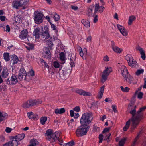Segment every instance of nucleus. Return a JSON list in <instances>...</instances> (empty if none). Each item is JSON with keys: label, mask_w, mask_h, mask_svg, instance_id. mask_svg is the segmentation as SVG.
Returning <instances> with one entry per match:
<instances>
[{"label": "nucleus", "mask_w": 146, "mask_h": 146, "mask_svg": "<svg viewBox=\"0 0 146 146\" xmlns=\"http://www.w3.org/2000/svg\"><path fill=\"white\" fill-rule=\"evenodd\" d=\"M129 109H130V107L131 108V110L130 111L129 113L132 115L131 119L133 121L134 123V121H140L143 118V112L145 111L146 109V106L140 108L139 110L136 112V106H133L130 104L128 106Z\"/></svg>", "instance_id": "f257e3e1"}, {"label": "nucleus", "mask_w": 146, "mask_h": 146, "mask_svg": "<svg viewBox=\"0 0 146 146\" xmlns=\"http://www.w3.org/2000/svg\"><path fill=\"white\" fill-rule=\"evenodd\" d=\"M60 132H56L53 133L52 130L48 129L46 131L45 133V136H46V139L51 142H53L57 141L58 138L60 136Z\"/></svg>", "instance_id": "f03ea898"}, {"label": "nucleus", "mask_w": 146, "mask_h": 146, "mask_svg": "<svg viewBox=\"0 0 146 146\" xmlns=\"http://www.w3.org/2000/svg\"><path fill=\"white\" fill-rule=\"evenodd\" d=\"M93 119L92 113L91 112H86L82 115L80 122L81 125L88 126L87 125L91 123Z\"/></svg>", "instance_id": "7ed1b4c3"}, {"label": "nucleus", "mask_w": 146, "mask_h": 146, "mask_svg": "<svg viewBox=\"0 0 146 146\" xmlns=\"http://www.w3.org/2000/svg\"><path fill=\"white\" fill-rule=\"evenodd\" d=\"M89 126H86L81 125L77 128L76 133L78 137L86 135L89 130Z\"/></svg>", "instance_id": "20e7f679"}, {"label": "nucleus", "mask_w": 146, "mask_h": 146, "mask_svg": "<svg viewBox=\"0 0 146 146\" xmlns=\"http://www.w3.org/2000/svg\"><path fill=\"white\" fill-rule=\"evenodd\" d=\"M42 101L40 100H30L29 101L24 103L22 105V107L24 108H27L35 105H38L41 104Z\"/></svg>", "instance_id": "39448f33"}, {"label": "nucleus", "mask_w": 146, "mask_h": 146, "mask_svg": "<svg viewBox=\"0 0 146 146\" xmlns=\"http://www.w3.org/2000/svg\"><path fill=\"white\" fill-rule=\"evenodd\" d=\"M44 15L42 13L36 12L35 13L34 19L35 22L37 24H40L43 22Z\"/></svg>", "instance_id": "423d86ee"}, {"label": "nucleus", "mask_w": 146, "mask_h": 146, "mask_svg": "<svg viewBox=\"0 0 146 146\" xmlns=\"http://www.w3.org/2000/svg\"><path fill=\"white\" fill-rule=\"evenodd\" d=\"M131 121L132 122V127L131 128V129H133L134 128H136L140 122V121H134V122H133V121L131 119V118L126 122L125 126L123 128V130L124 131H126L129 128L130 125V123Z\"/></svg>", "instance_id": "0eeeda50"}, {"label": "nucleus", "mask_w": 146, "mask_h": 146, "mask_svg": "<svg viewBox=\"0 0 146 146\" xmlns=\"http://www.w3.org/2000/svg\"><path fill=\"white\" fill-rule=\"evenodd\" d=\"M48 31V29L46 26L44 27V30L43 27L41 28L40 31V36L45 39L48 38L50 37Z\"/></svg>", "instance_id": "6e6552de"}, {"label": "nucleus", "mask_w": 146, "mask_h": 146, "mask_svg": "<svg viewBox=\"0 0 146 146\" xmlns=\"http://www.w3.org/2000/svg\"><path fill=\"white\" fill-rule=\"evenodd\" d=\"M70 72V69H66L65 68L63 70H60L59 71V74L60 77H64L65 78H67L69 75Z\"/></svg>", "instance_id": "1a4fd4ad"}, {"label": "nucleus", "mask_w": 146, "mask_h": 146, "mask_svg": "<svg viewBox=\"0 0 146 146\" xmlns=\"http://www.w3.org/2000/svg\"><path fill=\"white\" fill-rule=\"evenodd\" d=\"M25 136L24 134L22 133L19 134L16 136H15L13 138V139H15L14 141L15 143V145L16 146L18 145V142L24 139Z\"/></svg>", "instance_id": "9d476101"}, {"label": "nucleus", "mask_w": 146, "mask_h": 146, "mask_svg": "<svg viewBox=\"0 0 146 146\" xmlns=\"http://www.w3.org/2000/svg\"><path fill=\"white\" fill-rule=\"evenodd\" d=\"M68 58L70 61V65L71 67H74L75 66L76 60V57L74 54L71 53L68 55Z\"/></svg>", "instance_id": "9b49d317"}, {"label": "nucleus", "mask_w": 146, "mask_h": 146, "mask_svg": "<svg viewBox=\"0 0 146 146\" xmlns=\"http://www.w3.org/2000/svg\"><path fill=\"white\" fill-rule=\"evenodd\" d=\"M117 26L118 30L123 36H126L128 35L127 31L124 27L118 24Z\"/></svg>", "instance_id": "f8f14e48"}, {"label": "nucleus", "mask_w": 146, "mask_h": 146, "mask_svg": "<svg viewBox=\"0 0 146 146\" xmlns=\"http://www.w3.org/2000/svg\"><path fill=\"white\" fill-rule=\"evenodd\" d=\"M27 74L24 69H21L20 70L19 73L18 75V78L20 80H22L23 78L26 79Z\"/></svg>", "instance_id": "ddd939ff"}, {"label": "nucleus", "mask_w": 146, "mask_h": 146, "mask_svg": "<svg viewBox=\"0 0 146 146\" xmlns=\"http://www.w3.org/2000/svg\"><path fill=\"white\" fill-rule=\"evenodd\" d=\"M28 33V31L27 29L23 30L21 32L19 37L21 39H26Z\"/></svg>", "instance_id": "4468645a"}, {"label": "nucleus", "mask_w": 146, "mask_h": 146, "mask_svg": "<svg viewBox=\"0 0 146 146\" xmlns=\"http://www.w3.org/2000/svg\"><path fill=\"white\" fill-rule=\"evenodd\" d=\"M76 93L79 94L81 95H83L84 96H90L91 94L88 92L84 91L82 89H78L76 91Z\"/></svg>", "instance_id": "2eb2a0df"}, {"label": "nucleus", "mask_w": 146, "mask_h": 146, "mask_svg": "<svg viewBox=\"0 0 146 146\" xmlns=\"http://www.w3.org/2000/svg\"><path fill=\"white\" fill-rule=\"evenodd\" d=\"M120 70H121V74L124 77L127 74H129V72L127 68L124 66H121Z\"/></svg>", "instance_id": "dca6fc26"}, {"label": "nucleus", "mask_w": 146, "mask_h": 146, "mask_svg": "<svg viewBox=\"0 0 146 146\" xmlns=\"http://www.w3.org/2000/svg\"><path fill=\"white\" fill-rule=\"evenodd\" d=\"M124 78L125 80H126V82H127L130 84H135L136 83H134L132 81L133 78L129 74L128 75L127 74L126 76H125Z\"/></svg>", "instance_id": "f3484780"}, {"label": "nucleus", "mask_w": 146, "mask_h": 146, "mask_svg": "<svg viewBox=\"0 0 146 146\" xmlns=\"http://www.w3.org/2000/svg\"><path fill=\"white\" fill-rule=\"evenodd\" d=\"M40 29L39 28H36L33 31V35L35 36L36 38L38 39L40 38Z\"/></svg>", "instance_id": "a211bd4d"}, {"label": "nucleus", "mask_w": 146, "mask_h": 146, "mask_svg": "<svg viewBox=\"0 0 146 146\" xmlns=\"http://www.w3.org/2000/svg\"><path fill=\"white\" fill-rule=\"evenodd\" d=\"M9 74L8 70L6 68H4L1 73V75L2 77L6 78L8 76Z\"/></svg>", "instance_id": "6ab92c4d"}, {"label": "nucleus", "mask_w": 146, "mask_h": 146, "mask_svg": "<svg viewBox=\"0 0 146 146\" xmlns=\"http://www.w3.org/2000/svg\"><path fill=\"white\" fill-rule=\"evenodd\" d=\"M104 88L105 86L104 85L102 86L100 88L97 96L98 98V99H100L102 97L104 91Z\"/></svg>", "instance_id": "aec40b11"}, {"label": "nucleus", "mask_w": 146, "mask_h": 146, "mask_svg": "<svg viewBox=\"0 0 146 146\" xmlns=\"http://www.w3.org/2000/svg\"><path fill=\"white\" fill-rule=\"evenodd\" d=\"M13 7L16 9H18L19 8L22 6L19 1H14L12 3Z\"/></svg>", "instance_id": "412c9836"}, {"label": "nucleus", "mask_w": 146, "mask_h": 146, "mask_svg": "<svg viewBox=\"0 0 146 146\" xmlns=\"http://www.w3.org/2000/svg\"><path fill=\"white\" fill-rule=\"evenodd\" d=\"M19 61V59L17 56L15 55H13L12 57V60L11 61L13 65L15 64H17Z\"/></svg>", "instance_id": "4be33fe9"}, {"label": "nucleus", "mask_w": 146, "mask_h": 146, "mask_svg": "<svg viewBox=\"0 0 146 146\" xmlns=\"http://www.w3.org/2000/svg\"><path fill=\"white\" fill-rule=\"evenodd\" d=\"M30 144L28 146H36L39 145V143L36 139H33L31 140L30 142Z\"/></svg>", "instance_id": "5701e85b"}, {"label": "nucleus", "mask_w": 146, "mask_h": 146, "mask_svg": "<svg viewBox=\"0 0 146 146\" xmlns=\"http://www.w3.org/2000/svg\"><path fill=\"white\" fill-rule=\"evenodd\" d=\"M11 80V84L15 85L18 82L17 77L15 76H12L10 78Z\"/></svg>", "instance_id": "b1692460"}, {"label": "nucleus", "mask_w": 146, "mask_h": 146, "mask_svg": "<svg viewBox=\"0 0 146 146\" xmlns=\"http://www.w3.org/2000/svg\"><path fill=\"white\" fill-rule=\"evenodd\" d=\"M65 110L64 108L60 109H56L55 110L54 112L56 114H62L65 112Z\"/></svg>", "instance_id": "393cba45"}, {"label": "nucleus", "mask_w": 146, "mask_h": 146, "mask_svg": "<svg viewBox=\"0 0 146 146\" xmlns=\"http://www.w3.org/2000/svg\"><path fill=\"white\" fill-rule=\"evenodd\" d=\"M7 117V113L0 112V122L4 120Z\"/></svg>", "instance_id": "a878e982"}, {"label": "nucleus", "mask_w": 146, "mask_h": 146, "mask_svg": "<svg viewBox=\"0 0 146 146\" xmlns=\"http://www.w3.org/2000/svg\"><path fill=\"white\" fill-rule=\"evenodd\" d=\"M81 22L86 27H89L90 26L89 21L88 20L83 19L81 21Z\"/></svg>", "instance_id": "bb28decb"}, {"label": "nucleus", "mask_w": 146, "mask_h": 146, "mask_svg": "<svg viewBox=\"0 0 146 146\" xmlns=\"http://www.w3.org/2000/svg\"><path fill=\"white\" fill-rule=\"evenodd\" d=\"M43 54L45 58H50L51 57V54L50 50L44 51V52H43Z\"/></svg>", "instance_id": "cd10ccee"}, {"label": "nucleus", "mask_w": 146, "mask_h": 146, "mask_svg": "<svg viewBox=\"0 0 146 146\" xmlns=\"http://www.w3.org/2000/svg\"><path fill=\"white\" fill-rule=\"evenodd\" d=\"M125 59L127 61L129 64L130 62H131V61L133 59L131 55L129 54L125 56Z\"/></svg>", "instance_id": "c85d7f7f"}, {"label": "nucleus", "mask_w": 146, "mask_h": 146, "mask_svg": "<svg viewBox=\"0 0 146 146\" xmlns=\"http://www.w3.org/2000/svg\"><path fill=\"white\" fill-rule=\"evenodd\" d=\"M135 17L133 15L130 16L129 18V21L128 22V25H131L133 22L135 20Z\"/></svg>", "instance_id": "c756f323"}, {"label": "nucleus", "mask_w": 146, "mask_h": 146, "mask_svg": "<svg viewBox=\"0 0 146 146\" xmlns=\"http://www.w3.org/2000/svg\"><path fill=\"white\" fill-rule=\"evenodd\" d=\"M15 143L13 139L11 141H10L7 143H5L3 145V146H13L14 145H15Z\"/></svg>", "instance_id": "7c9ffc66"}, {"label": "nucleus", "mask_w": 146, "mask_h": 146, "mask_svg": "<svg viewBox=\"0 0 146 146\" xmlns=\"http://www.w3.org/2000/svg\"><path fill=\"white\" fill-rule=\"evenodd\" d=\"M112 69L111 68H107L104 71L103 73L108 76L110 74V73Z\"/></svg>", "instance_id": "2f4dec72"}, {"label": "nucleus", "mask_w": 146, "mask_h": 146, "mask_svg": "<svg viewBox=\"0 0 146 146\" xmlns=\"http://www.w3.org/2000/svg\"><path fill=\"white\" fill-rule=\"evenodd\" d=\"M15 21L16 23H20L21 22L22 18L20 15H18L15 17Z\"/></svg>", "instance_id": "473e14b6"}, {"label": "nucleus", "mask_w": 146, "mask_h": 146, "mask_svg": "<svg viewBox=\"0 0 146 146\" xmlns=\"http://www.w3.org/2000/svg\"><path fill=\"white\" fill-rule=\"evenodd\" d=\"M140 54L141 55V57L143 60H145L146 58L144 50L143 48L141 49L139 51Z\"/></svg>", "instance_id": "72a5a7b5"}, {"label": "nucleus", "mask_w": 146, "mask_h": 146, "mask_svg": "<svg viewBox=\"0 0 146 146\" xmlns=\"http://www.w3.org/2000/svg\"><path fill=\"white\" fill-rule=\"evenodd\" d=\"M137 62L134 59L132 60L131 61L129 65L132 67H135L137 64Z\"/></svg>", "instance_id": "f704fd0d"}, {"label": "nucleus", "mask_w": 146, "mask_h": 146, "mask_svg": "<svg viewBox=\"0 0 146 146\" xmlns=\"http://www.w3.org/2000/svg\"><path fill=\"white\" fill-rule=\"evenodd\" d=\"M141 133V131H140L139 133H138L137 136L134 139V141L133 144H132L131 146H134L136 144V142L137 140L139 139V135Z\"/></svg>", "instance_id": "c9c22d12"}, {"label": "nucleus", "mask_w": 146, "mask_h": 146, "mask_svg": "<svg viewBox=\"0 0 146 146\" xmlns=\"http://www.w3.org/2000/svg\"><path fill=\"white\" fill-rule=\"evenodd\" d=\"M47 118L46 117H41L40 119V122L42 125L45 124V122L47 120Z\"/></svg>", "instance_id": "e433bc0d"}, {"label": "nucleus", "mask_w": 146, "mask_h": 146, "mask_svg": "<svg viewBox=\"0 0 146 146\" xmlns=\"http://www.w3.org/2000/svg\"><path fill=\"white\" fill-rule=\"evenodd\" d=\"M4 59L6 61H8L10 60V57L9 53H4L3 54Z\"/></svg>", "instance_id": "4c0bfd02"}, {"label": "nucleus", "mask_w": 146, "mask_h": 146, "mask_svg": "<svg viewBox=\"0 0 146 146\" xmlns=\"http://www.w3.org/2000/svg\"><path fill=\"white\" fill-rule=\"evenodd\" d=\"M112 49L115 52L119 53H120L122 51V49H120L117 46H115Z\"/></svg>", "instance_id": "58836bf2"}, {"label": "nucleus", "mask_w": 146, "mask_h": 146, "mask_svg": "<svg viewBox=\"0 0 146 146\" xmlns=\"http://www.w3.org/2000/svg\"><path fill=\"white\" fill-rule=\"evenodd\" d=\"M75 144V142L73 141H71L63 145V146H73Z\"/></svg>", "instance_id": "ea45409f"}, {"label": "nucleus", "mask_w": 146, "mask_h": 146, "mask_svg": "<svg viewBox=\"0 0 146 146\" xmlns=\"http://www.w3.org/2000/svg\"><path fill=\"white\" fill-rule=\"evenodd\" d=\"M126 140V138H125L121 139L119 142V146H123Z\"/></svg>", "instance_id": "a19ab883"}, {"label": "nucleus", "mask_w": 146, "mask_h": 146, "mask_svg": "<svg viewBox=\"0 0 146 146\" xmlns=\"http://www.w3.org/2000/svg\"><path fill=\"white\" fill-rule=\"evenodd\" d=\"M108 75H107L105 74H104L103 73L102 76V79H101V82L102 83H104L105 82L106 80L107 79V77Z\"/></svg>", "instance_id": "79ce46f5"}, {"label": "nucleus", "mask_w": 146, "mask_h": 146, "mask_svg": "<svg viewBox=\"0 0 146 146\" xmlns=\"http://www.w3.org/2000/svg\"><path fill=\"white\" fill-rule=\"evenodd\" d=\"M60 58L62 62L64 61L65 60V55L64 53L61 52L59 54Z\"/></svg>", "instance_id": "37998d69"}, {"label": "nucleus", "mask_w": 146, "mask_h": 146, "mask_svg": "<svg viewBox=\"0 0 146 146\" xmlns=\"http://www.w3.org/2000/svg\"><path fill=\"white\" fill-rule=\"evenodd\" d=\"M120 88L121 90L123 92H128L129 90V88L127 87H126L125 88H124L123 86H121Z\"/></svg>", "instance_id": "c03bdc74"}, {"label": "nucleus", "mask_w": 146, "mask_h": 146, "mask_svg": "<svg viewBox=\"0 0 146 146\" xmlns=\"http://www.w3.org/2000/svg\"><path fill=\"white\" fill-rule=\"evenodd\" d=\"M47 45H48L47 47L51 48L52 47V46L53 44L52 42L50 40H48L47 41Z\"/></svg>", "instance_id": "a18cd8bd"}, {"label": "nucleus", "mask_w": 146, "mask_h": 146, "mask_svg": "<svg viewBox=\"0 0 146 146\" xmlns=\"http://www.w3.org/2000/svg\"><path fill=\"white\" fill-rule=\"evenodd\" d=\"M29 0H20L19 1L21 6H22L23 5H26L29 1Z\"/></svg>", "instance_id": "49530a36"}, {"label": "nucleus", "mask_w": 146, "mask_h": 146, "mask_svg": "<svg viewBox=\"0 0 146 146\" xmlns=\"http://www.w3.org/2000/svg\"><path fill=\"white\" fill-rule=\"evenodd\" d=\"M92 10L93 9L92 8H88V13L87 14L88 16H90L92 15Z\"/></svg>", "instance_id": "de8ad7c7"}, {"label": "nucleus", "mask_w": 146, "mask_h": 146, "mask_svg": "<svg viewBox=\"0 0 146 146\" xmlns=\"http://www.w3.org/2000/svg\"><path fill=\"white\" fill-rule=\"evenodd\" d=\"M60 17L58 14L56 13L54 14V18L55 21H58L60 19Z\"/></svg>", "instance_id": "09e8293b"}, {"label": "nucleus", "mask_w": 146, "mask_h": 146, "mask_svg": "<svg viewBox=\"0 0 146 146\" xmlns=\"http://www.w3.org/2000/svg\"><path fill=\"white\" fill-rule=\"evenodd\" d=\"M144 72V70L141 69V70H138L135 72V74L137 75H139L143 73Z\"/></svg>", "instance_id": "8fccbe9b"}, {"label": "nucleus", "mask_w": 146, "mask_h": 146, "mask_svg": "<svg viewBox=\"0 0 146 146\" xmlns=\"http://www.w3.org/2000/svg\"><path fill=\"white\" fill-rule=\"evenodd\" d=\"M100 130V128L99 127L94 125L93 130L94 132L99 131Z\"/></svg>", "instance_id": "3c124183"}, {"label": "nucleus", "mask_w": 146, "mask_h": 146, "mask_svg": "<svg viewBox=\"0 0 146 146\" xmlns=\"http://www.w3.org/2000/svg\"><path fill=\"white\" fill-rule=\"evenodd\" d=\"M53 66L56 68L59 67L60 66L59 64L57 62H54L53 63Z\"/></svg>", "instance_id": "603ef678"}, {"label": "nucleus", "mask_w": 146, "mask_h": 146, "mask_svg": "<svg viewBox=\"0 0 146 146\" xmlns=\"http://www.w3.org/2000/svg\"><path fill=\"white\" fill-rule=\"evenodd\" d=\"M93 17H94L93 22L95 23H96L98 21V15H93Z\"/></svg>", "instance_id": "864d4df0"}, {"label": "nucleus", "mask_w": 146, "mask_h": 146, "mask_svg": "<svg viewBox=\"0 0 146 146\" xmlns=\"http://www.w3.org/2000/svg\"><path fill=\"white\" fill-rule=\"evenodd\" d=\"M27 114L29 119H32L33 118L32 117L33 115V113L32 112H28Z\"/></svg>", "instance_id": "5fc2aeb1"}, {"label": "nucleus", "mask_w": 146, "mask_h": 146, "mask_svg": "<svg viewBox=\"0 0 146 146\" xmlns=\"http://www.w3.org/2000/svg\"><path fill=\"white\" fill-rule=\"evenodd\" d=\"M143 93L141 92H140L138 94V98L140 99H141L142 98V96L143 95Z\"/></svg>", "instance_id": "6e6d98bb"}, {"label": "nucleus", "mask_w": 146, "mask_h": 146, "mask_svg": "<svg viewBox=\"0 0 146 146\" xmlns=\"http://www.w3.org/2000/svg\"><path fill=\"white\" fill-rule=\"evenodd\" d=\"M111 129V127H109L108 128H105L104 129L102 132V133H104L105 132H109Z\"/></svg>", "instance_id": "4d7b16f0"}, {"label": "nucleus", "mask_w": 146, "mask_h": 146, "mask_svg": "<svg viewBox=\"0 0 146 146\" xmlns=\"http://www.w3.org/2000/svg\"><path fill=\"white\" fill-rule=\"evenodd\" d=\"M103 135L102 134H100L99 135V142L101 143L102 142L103 139Z\"/></svg>", "instance_id": "13d9d810"}, {"label": "nucleus", "mask_w": 146, "mask_h": 146, "mask_svg": "<svg viewBox=\"0 0 146 146\" xmlns=\"http://www.w3.org/2000/svg\"><path fill=\"white\" fill-rule=\"evenodd\" d=\"M73 110L77 112H78L80 110V108L79 106H77L74 108L73 109Z\"/></svg>", "instance_id": "bf43d9fd"}, {"label": "nucleus", "mask_w": 146, "mask_h": 146, "mask_svg": "<svg viewBox=\"0 0 146 146\" xmlns=\"http://www.w3.org/2000/svg\"><path fill=\"white\" fill-rule=\"evenodd\" d=\"M28 75L29 76H33L34 75V72L33 70H31L29 71V72L28 73Z\"/></svg>", "instance_id": "052dcab7"}, {"label": "nucleus", "mask_w": 146, "mask_h": 146, "mask_svg": "<svg viewBox=\"0 0 146 146\" xmlns=\"http://www.w3.org/2000/svg\"><path fill=\"white\" fill-rule=\"evenodd\" d=\"M112 109L114 112L115 113L117 112V111L116 109V106L115 105H112Z\"/></svg>", "instance_id": "680f3d73"}, {"label": "nucleus", "mask_w": 146, "mask_h": 146, "mask_svg": "<svg viewBox=\"0 0 146 146\" xmlns=\"http://www.w3.org/2000/svg\"><path fill=\"white\" fill-rule=\"evenodd\" d=\"M10 30V28L8 25H7L5 27V31L6 32H9Z\"/></svg>", "instance_id": "e2e57ef3"}, {"label": "nucleus", "mask_w": 146, "mask_h": 146, "mask_svg": "<svg viewBox=\"0 0 146 146\" xmlns=\"http://www.w3.org/2000/svg\"><path fill=\"white\" fill-rule=\"evenodd\" d=\"M6 17L4 16L0 15V20L1 21H3L5 19Z\"/></svg>", "instance_id": "0e129e2a"}, {"label": "nucleus", "mask_w": 146, "mask_h": 146, "mask_svg": "<svg viewBox=\"0 0 146 146\" xmlns=\"http://www.w3.org/2000/svg\"><path fill=\"white\" fill-rule=\"evenodd\" d=\"M12 129L11 128L7 127L5 130V131L8 133H10Z\"/></svg>", "instance_id": "69168bd1"}, {"label": "nucleus", "mask_w": 146, "mask_h": 146, "mask_svg": "<svg viewBox=\"0 0 146 146\" xmlns=\"http://www.w3.org/2000/svg\"><path fill=\"white\" fill-rule=\"evenodd\" d=\"M51 27L53 30H56V27L54 24H52L50 23Z\"/></svg>", "instance_id": "338daca9"}, {"label": "nucleus", "mask_w": 146, "mask_h": 146, "mask_svg": "<svg viewBox=\"0 0 146 146\" xmlns=\"http://www.w3.org/2000/svg\"><path fill=\"white\" fill-rule=\"evenodd\" d=\"M103 60L105 61H108L109 60V58L107 55H106L104 57Z\"/></svg>", "instance_id": "774afa93"}]
</instances>
